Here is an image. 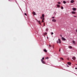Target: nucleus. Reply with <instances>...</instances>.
<instances>
[{
  "label": "nucleus",
  "mask_w": 77,
  "mask_h": 77,
  "mask_svg": "<svg viewBox=\"0 0 77 77\" xmlns=\"http://www.w3.org/2000/svg\"><path fill=\"white\" fill-rule=\"evenodd\" d=\"M44 16H45L44 14H42V17H43V19L42 20V23H44Z\"/></svg>",
  "instance_id": "f257e3e1"
},
{
  "label": "nucleus",
  "mask_w": 77,
  "mask_h": 77,
  "mask_svg": "<svg viewBox=\"0 0 77 77\" xmlns=\"http://www.w3.org/2000/svg\"><path fill=\"white\" fill-rule=\"evenodd\" d=\"M57 44H59H59H60V43H61V42L60 41V39H58V40H57Z\"/></svg>",
  "instance_id": "f03ea898"
},
{
  "label": "nucleus",
  "mask_w": 77,
  "mask_h": 77,
  "mask_svg": "<svg viewBox=\"0 0 77 77\" xmlns=\"http://www.w3.org/2000/svg\"><path fill=\"white\" fill-rule=\"evenodd\" d=\"M76 8H73L72 9V10L73 11H76Z\"/></svg>",
  "instance_id": "7ed1b4c3"
},
{
  "label": "nucleus",
  "mask_w": 77,
  "mask_h": 77,
  "mask_svg": "<svg viewBox=\"0 0 77 77\" xmlns=\"http://www.w3.org/2000/svg\"><path fill=\"white\" fill-rule=\"evenodd\" d=\"M41 61L42 62V63H44V64L45 63L44 61V60H43L41 59Z\"/></svg>",
  "instance_id": "20e7f679"
},
{
  "label": "nucleus",
  "mask_w": 77,
  "mask_h": 77,
  "mask_svg": "<svg viewBox=\"0 0 77 77\" xmlns=\"http://www.w3.org/2000/svg\"><path fill=\"white\" fill-rule=\"evenodd\" d=\"M75 13L76 12L75 11H73L72 12V14H75Z\"/></svg>",
  "instance_id": "39448f33"
},
{
  "label": "nucleus",
  "mask_w": 77,
  "mask_h": 77,
  "mask_svg": "<svg viewBox=\"0 0 77 77\" xmlns=\"http://www.w3.org/2000/svg\"><path fill=\"white\" fill-rule=\"evenodd\" d=\"M61 39H62V40H63V41H65V40H66L65 38L63 37H62Z\"/></svg>",
  "instance_id": "423d86ee"
},
{
  "label": "nucleus",
  "mask_w": 77,
  "mask_h": 77,
  "mask_svg": "<svg viewBox=\"0 0 77 77\" xmlns=\"http://www.w3.org/2000/svg\"><path fill=\"white\" fill-rule=\"evenodd\" d=\"M74 1L73 0H72L70 1V2L72 3H74Z\"/></svg>",
  "instance_id": "0eeeda50"
},
{
  "label": "nucleus",
  "mask_w": 77,
  "mask_h": 77,
  "mask_svg": "<svg viewBox=\"0 0 77 77\" xmlns=\"http://www.w3.org/2000/svg\"><path fill=\"white\" fill-rule=\"evenodd\" d=\"M52 21L53 22H56V20L55 19H53Z\"/></svg>",
  "instance_id": "6e6552de"
},
{
  "label": "nucleus",
  "mask_w": 77,
  "mask_h": 77,
  "mask_svg": "<svg viewBox=\"0 0 77 77\" xmlns=\"http://www.w3.org/2000/svg\"><path fill=\"white\" fill-rule=\"evenodd\" d=\"M72 59H73V60H75V57H72Z\"/></svg>",
  "instance_id": "1a4fd4ad"
},
{
  "label": "nucleus",
  "mask_w": 77,
  "mask_h": 77,
  "mask_svg": "<svg viewBox=\"0 0 77 77\" xmlns=\"http://www.w3.org/2000/svg\"><path fill=\"white\" fill-rule=\"evenodd\" d=\"M57 7L58 8H60V5L59 4H57Z\"/></svg>",
  "instance_id": "9d476101"
},
{
  "label": "nucleus",
  "mask_w": 77,
  "mask_h": 77,
  "mask_svg": "<svg viewBox=\"0 0 77 77\" xmlns=\"http://www.w3.org/2000/svg\"><path fill=\"white\" fill-rule=\"evenodd\" d=\"M38 22L39 24H40V25H41V21H37Z\"/></svg>",
  "instance_id": "9b49d317"
},
{
  "label": "nucleus",
  "mask_w": 77,
  "mask_h": 77,
  "mask_svg": "<svg viewBox=\"0 0 77 77\" xmlns=\"http://www.w3.org/2000/svg\"><path fill=\"white\" fill-rule=\"evenodd\" d=\"M68 64L69 65H70L71 64V62H68Z\"/></svg>",
  "instance_id": "f8f14e48"
},
{
  "label": "nucleus",
  "mask_w": 77,
  "mask_h": 77,
  "mask_svg": "<svg viewBox=\"0 0 77 77\" xmlns=\"http://www.w3.org/2000/svg\"><path fill=\"white\" fill-rule=\"evenodd\" d=\"M72 43L73 44H74V45L75 44V41H72Z\"/></svg>",
  "instance_id": "ddd939ff"
},
{
  "label": "nucleus",
  "mask_w": 77,
  "mask_h": 77,
  "mask_svg": "<svg viewBox=\"0 0 77 77\" xmlns=\"http://www.w3.org/2000/svg\"><path fill=\"white\" fill-rule=\"evenodd\" d=\"M44 51H45V52H46V53H47V50H46V49H44Z\"/></svg>",
  "instance_id": "4468645a"
},
{
  "label": "nucleus",
  "mask_w": 77,
  "mask_h": 77,
  "mask_svg": "<svg viewBox=\"0 0 77 77\" xmlns=\"http://www.w3.org/2000/svg\"><path fill=\"white\" fill-rule=\"evenodd\" d=\"M68 48H69L71 49V48H72V46H69L68 47Z\"/></svg>",
  "instance_id": "2eb2a0df"
},
{
  "label": "nucleus",
  "mask_w": 77,
  "mask_h": 77,
  "mask_svg": "<svg viewBox=\"0 0 77 77\" xmlns=\"http://www.w3.org/2000/svg\"><path fill=\"white\" fill-rule=\"evenodd\" d=\"M32 14L33 15H35L36 14V13L35 12H32Z\"/></svg>",
  "instance_id": "dca6fc26"
},
{
  "label": "nucleus",
  "mask_w": 77,
  "mask_h": 77,
  "mask_svg": "<svg viewBox=\"0 0 77 77\" xmlns=\"http://www.w3.org/2000/svg\"><path fill=\"white\" fill-rule=\"evenodd\" d=\"M63 3H64V4H66V2L65 1H64L63 2Z\"/></svg>",
  "instance_id": "f3484780"
},
{
  "label": "nucleus",
  "mask_w": 77,
  "mask_h": 77,
  "mask_svg": "<svg viewBox=\"0 0 77 77\" xmlns=\"http://www.w3.org/2000/svg\"><path fill=\"white\" fill-rule=\"evenodd\" d=\"M57 3H58V4H59V5H60L61 3H60V2H57Z\"/></svg>",
  "instance_id": "a211bd4d"
},
{
  "label": "nucleus",
  "mask_w": 77,
  "mask_h": 77,
  "mask_svg": "<svg viewBox=\"0 0 77 77\" xmlns=\"http://www.w3.org/2000/svg\"><path fill=\"white\" fill-rule=\"evenodd\" d=\"M61 9H63V7L62 6L61 7Z\"/></svg>",
  "instance_id": "6ab92c4d"
},
{
  "label": "nucleus",
  "mask_w": 77,
  "mask_h": 77,
  "mask_svg": "<svg viewBox=\"0 0 77 77\" xmlns=\"http://www.w3.org/2000/svg\"><path fill=\"white\" fill-rule=\"evenodd\" d=\"M51 47V45H50L49 46V47Z\"/></svg>",
  "instance_id": "aec40b11"
},
{
  "label": "nucleus",
  "mask_w": 77,
  "mask_h": 77,
  "mask_svg": "<svg viewBox=\"0 0 77 77\" xmlns=\"http://www.w3.org/2000/svg\"><path fill=\"white\" fill-rule=\"evenodd\" d=\"M46 31H48V28H46Z\"/></svg>",
  "instance_id": "412c9836"
},
{
  "label": "nucleus",
  "mask_w": 77,
  "mask_h": 77,
  "mask_svg": "<svg viewBox=\"0 0 77 77\" xmlns=\"http://www.w3.org/2000/svg\"><path fill=\"white\" fill-rule=\"evenodd\" d=\"M60 59H62L63 60V58H60Z\"/></svg>",
  "instance_id": "4be33fe9"
},
{
  "label": "nucleus",
  "mask_w": 77,
  "mask_h": 77,
  "mask_svg": "<svg viewBox=\"0 0 77 77\" xmlns=\"http://www.w3.org/2000/svg\"><path fill=\"white\" fill-rule=\"evenodd\" d=\"M44 57H43L42 58V60H44Z\"/></svg>",
  "instance_id": "5701e85b"
},
{
  "label": "nucleus",
  "mask_w": 77,
  "mask_h": 77,
  "mask_svg": "<svg viewBox=\"0 0 77 77\" xmlns=\"http://www.w3.org/2000/svg\"><path fill=\"white\" fill-rule=\"evenodd\" d=\"M51 35H53V32H51Z\"/></svg>",
  "instance_id": "b1692460"
},
{
  "label": "nucleus",
  "mask_w": 77,
  "mask_h": 77,
  "mask_svg": "<svg viewBox=\"0 0 77 77\" xmlns=\"http://www.w3.org/2000/svg\"><path fill=\"white\" fill-rule=\"evenodd\" d=\"M46 59H48V57H47V58H46Z\"/></svg>",
  "instance_id": "393cba45"
},
{
  "label": "nucleus",
  "mask_w": 77,
  "mask_h": 77,
  "mask_svg": "<svg viewBox=\"0 0 77 77\" xmlns=\"http://www.w3.org/2000/svg\"><path fill=\"white\" fill-rule=\"evenodd\" d=\"M24 15H26H26H27V14H26V13H25V14H24Z\"/></svg>",
  "instance_id": "a878e982"
},
{
  "label": "nucleus",
  "mask_w": 77,
  "mask_h": 77,
  "mask_svg": "<svg viewBox=\"0 0 77 77\" xmlns=\"http://www.w3.org/2000/svg\"><path fill=\"white\" fill-rule=\"evenodd\" d=\"M56 14V12H54V14Z\"/></svg>",
  "instance_id": "bb28decb"
},
{
  "label": "nucleus",
  "mask_w": 77,
  "mask_h": 77,
  "mask_svg": "<svg viewBox=\"0 0 77 77\" xmlns=\"http://www.w3.org/2000/svg\"><path fill=\"white\" fill-rule=\"evenodd\" d=\"M40 18H41V19H42V17H40Z\"/></svg>",
  "instance_id": "cd10ccee"
},
{
  "label": "nucleus",
  "mask_w": 77,
  "mask_h": 77,
  "mask_svg": "<svg viewBox=\"0 0 77 77\" xmlns=\"http://www.w3.org/2000/svg\"><path fill=\"white\" fill-rule=\"evenodd\" d=\"M52 18H53V19H54V17H52Z\"/></svg>",
  "instance_id": "c85d7f7f"
},
{
  "label": "nucleus",
  "mask_w": 77,
  "mask_h": 77,
  "mask_svg": "<svg viewBox=\"0 0 77 77\" xmlns=\"http://www.w3.org/2000/svg\"><path fill=\"white\" fill-rule=\"evenodd\" d=\"M59 51H60V48Z\"/></svg>",
  "instance_id": "c756f323"
},
{
  "label": "nucleus",
  "mask_w": 77,
  "mask_h": 77,
  "mask_svg": "<svg viewBox=\"0 0 77 77\" xmlns=\"http://www.w3.org/2000/svg\"><path fill=\"white\" fill-rule=\"evenodd\" d=\"M77 69V67H75V69Z\"/></svg>",
  "instance_id": "7c9ffc66"
},
{
  "label": "nucleus",
  "mask_w": 77,
  "mask_h": 77,
  "mask_svg": "<svg viewBox=\"0 0 77 77\" xmlns=\"http://www.w3.org/2000/svg\"><path fill=\"white\" fill-rule=\"evenodd\" d=\"M76 32H77V29H76Z\"/></svg>",
  "instance_id": "2f4dec72"
},
{
  "label": "nucleus",
  "mask_w": 77,
  "mask_h": 77,
  "mask_svg": "<svg viewBox=\"0 0 77 77\" xmlns=\"http://www.w3.org/2000/svg\"><path fill=\"white\" fill-rule=\"evenodd\" d=\"M60 36H61V37H62V35H60Z\"/></svg>",
  "instance_id": "473e14b6"
},
{
  "label": "nucleus",
  "mask_w": 77,
  "mask_h": 77,
  "mask_svg": "<svg viewBox=\"0 0 77 77\" xmlns=\"http://www.w3.org/2000/svg\"><path fill=\"white\" fill-rule=\"evenodd\" d=\"M74 17H76L75 16H74Z\"/></svg>",
  "instance_id": "72a5a7b5"
},
{
  "label": "nucleus",
  "mask_w": 77,
  "mask_h": 77,
  "mask_svg": "<svg viewBox=\"0 0 77 77\" xmlns=\"http://www.w3.org/2000/svg\"><path fill=\"white\" fill-rule=\"evenodd\" d=\"M44 26H45V24H44Z\"/></svg>",
  "instance_id": "f704fd0d"
},
{
  "label": "nucleus",
  "mask_w": 77,
  "mask_h": 77,
  "mask_svg": "<svg viewBox=\"0 0 77 77\" xmlns=\"http://www.w3.org/2000/svg\"><path fill=\"white\" fill-rule=\"evenodd\" d=\"M68 3H69V1H68Z\"/></svg>",
  "instance_id": "c9c22d12"
},
{
  "label": "nucleus",
  "mask_w": 77,
  "mask_h": 77,
  "mask_svg": "<svg viewBox=\"0 0 77 77\" xmlns=\"http://www.w3.org/2000/svg\"><path fill=\"white\" fill-rule=\"evenodd\" d=\"M44 24H45V23H44Z\"/></svg>",
  "instance_id": "e433bc0d"
},
{
  "label": "nucleus",
  "mask_w": 77,
  "mask_h": 77,
  "mask_svg": "<svg viewBox=\"0 0 77 77\" xmlns=\"http://www.w3.org/2000/svg\"><path fill=\"white\" fill-rule=\"evenodd\" d=\"M46 33V35L47 34V33Z\"/></svg>",
  "instance_id": "4c0bfd02"
},
{
  "label": "nucleus",
  "mask_w": 77,
  "mask_h": 77,
  "mask_svg": "<svg viewBox=\"0 0 77 77\" xmlns=\"http://www.w3.org/2000/svg\"><path fill=\"white\" fill-rule=\"evenodd\" d=\"M53 48H54V47L53 46Z\"/></svg>",
  "instance_id": "58836bf2"
},
{
  "label": "nucleus",
  "mask_w": 77,
  "mask_h": 77,
  "mask_svg": "<svg viewBox=\"0 0 77 77\" xmlns=\"http://www.w3.org/2000/svg\"><path fill=\"white\" fill-rule=\"evenodd\" d=\"M76 65H77V64H76Z\"/></svg>",
  "instance_id": "ea45409f"
}]
</instances>
